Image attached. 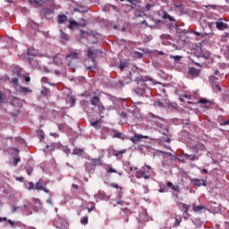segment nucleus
<instances>
[{"instance_id": "obj_1", "label": "nucleus", "mask_w": 229, "mask_h": 229, "mask_svg": "<svg viewBox=\"0 0 229 229\" xmlns=\"http://www.w3.org/2000/svg\"><path fill=\"white\" fill-rule=\"evenodd\" d=\"M137 87L135 89V93L138 96H143L145 98H149L151 96V89L148 87V83L143 79H136Z\"/></svg>"}, {"instance_id": "obj_2", "label": "nucleus", "mask_w": 229, "mask_h": 229, "mask_svg": "<svg viewBox=\"0 0 229 229\" xmlns=\"http://www.w3.org/2000/svg\"><path fill=\"white\" fill-rule=\"evenodd\" d=\"M151 166L145 165L140 169L137 170L135 176L138 179L144 178V180H149L151 176L149 175V171H151Z\"/></svg>"}, {"instance_id": "obj_3", "label": "nucleus", "mask_w": 229, "mask_h": 229, "mask_svg": "<svg viewBox=\"0 0 229 229\" xmlns=\"http://www.w3.org/2000/svg\"><path fill=\"white\" fill-rule=\"evenodd\" d=\"M93 56H94V51H92V49L90 48H88V58H91V59H86L84 61L85 66L88 71H92V69L96 67V59Z\"/></svg>"}, {"instance_id": "obj_4", "label": "nucleus", "mask_w": 229, "mask_h": 229, "mask_svg": "<svg viewBox=\"0 0 229 229\" xmlns=\"http://www.w3.org/2000/svg\"><path fill=\"white\" fill-rule=\"evenodd\" d=\"M80 55H81V50H75L74 52H70L68 55H65L66 62H72V60H78L80 58Z\"/></svg>"}, {"instance_id": "obj_5", "label": "nucleus", "mask_w": 229, "mask_h": 229, "mask_svg": "<svg viewBox=\"0 0 229 229\" xmlns=\"http://www.w3.org/2000/svg\"><path fill=\"white\" fill-rule=\"evenodd\" d=\"M69 22H70L68 25L69 30H72V28H78L80 26H82V28L87 26V22L85 21V19H83V18H81L80 22H78L74 20H72Z\"/></svg>"}, {"instance_id": "obj_6", "label": "nucleus", "mask_w": 229, "mask_h": 229, "mask_svg": "<svg viewBox=\"0 0 229 229\" xmlns=\"http://www.w3.org/2000/svg\"><path fill=\"white\" fill-rule=\"evenodd\" d=\"M195 56L198 58H204L205 60H208V58H210V52L199 48V50L195 52Z\"/></svg>"}, {"instance_id": "obj_7", "label": "nucleus", "mask_w": 229, "mask_h": 229, "mask_svg": "<svg viewBox=\"0 0 229 229\" xmlns=\"http://www.w3.org/2000/svg\"><path fill=\"white\" fill-rule=\"evenodd\" d=\"M100 94L98 93V92H95L94 93V96L92 97L91 100H90V103L93 106H100L101 105H103L101 103V98H100Z\"/></svg>"}, {"instance_id": "obj_8", "label": "nucleus", "mask_w": 229, "mask_h": 229, "mask_svg": "<svg viewBox=\"0 0 229 229\" xmlns=\"http://www.w3.org/2000/svg\"><path fill=\"white\" fill-rule=\"evenodd\" d=\"M218 81H219V78L216 76L210 77V81L213 89H216L218 92H221L222 89H221V85H219Z\"/></svg>"}, {"instance_id": "obj_9", "label": "nucleus", "mask_w": 229, "mask_h": 229, "mask_svg": "<svg viewBox=\"0 0 229 229\" xmlns=\"http://www.w3.org/2000/svg\"><path fill=\"white\" fill-rule=\"evenodd\" d=\"M44 185H46V183H44V180L39 179L38 182L36 183L35 189H37V191H43L44 192L48 194L49 189L44 187Z\"/></svg>"}, {"instance_id": "obj_10", "label": "nucleus", "mask_w": 229, "mask_h": 229, "mask_svg": "<svg viewBox=\"0 0 229 229\" xmlns=\"http://www.w3.org/2000/svg\"><path fill=\"white\" fill-rule=\"evenodd\" d=\"M89 165H93V167H97V165H103V161L100 159V157L93 158L90 160V163L86 165V169H89Z\"/></svg>"}, {"instance_id": "obj_11", "label": "nucleus", "mask_w": 229, "mask_h": 229, "mask_svg": "<svg viewBox=\"0 0 229 229\" xmlns=\"http://www.w3.org/2000/svg\"><path fill=\"white\" fill-rule=\"evenodd\" d=\"M191 183L195 185V187H207V180L192 179Z\"/></svg>"}, {"instance_id": "obj_12", "label": "nucleus", "mask_w": 229, "mask_h": 229, "mask_svg": "<svg viewBox=\"0 0 229 229\" xmlns=\"http://www.w3.org/2000/svg\"><path fill=\"white\" fill-rule=\"evenodd\" d=\"M29 3L34 8H38V6H44L46 4V0H29Z\"/></svg>"}, {"instance_id": "obj_13", "label": "nucleus", "mask_w": 229, "mask_h": 229, "mask_svg": "<svg viewBox=\"0 0 229 229\" xmlns=\"http://www.w3.org/2000/svg\"><path fill=\"white\" fill-rule=\"evenodd\" d=\"M216 29L219 30L220 31H225V30H228L229 28V25L223 21H216Z\"/></svg>"}, {"instance_id": "obj_14", "label": "nucleus", "mask_w": 229, "mask_h": 229, "mask_svg": "<svg viewBox=\"0 0 229 229\" xmlns=\"http://www.w3.org/2000/svg\"><path fill=\"white\" fill-rule=\"evenodd\" d=\"M98 114L100 115L101 119H105V115H107L106 107H104L103 104L98 106Z\"/></svg>"}, {"instance_id": "obj_15", "label": "nucleus", "mask_w": 229, "mask_h": 229, "mask_svg": "<svg viewBox=\"0 0 229 229\" xmlns=\"http://www.w3.org/2000/svg\"><path fill=\"white\" fill-rule=\"evenodd\" d=\"M89 123L91 126L95 128V130H101L103 128V126L101 125L102 123L100 120H97V121L90 120Z\"/></svg>"}, {"instance_id": "obj_16", "label": "nucleus", "mask_w": 229, "mask_h": 229, "mask_svg": "<svg viewBox=\"0 0 229 229\" xmlns=\"http://www.w3.org/2000/svg\"><path fill=\"white\" fill-rule=\"evenodd\" d=\"M182 157L185 160H190V162H194V160H199V157L196 155H189V154H182Z\"/></svg>"}, {"instance_id": "obj_17", "label": "nucleus", "mask_w": 229, "mask_h": 229, "mask_svg": "<svg viewBox=\"0 0 229 229\" xmlns=\"http://www.w3.org/2000/svg\"><path fill=\"white\" fill-rule=\"evenodd\" d=\"M142 139H148V136H142L140 134H134L132 138H131V142L135 144V142H140Z\"/></svg>"}, {"instance_id": "obj_18", "label": "nucleus", "mask_w": 229, "mask_h": 229, "mask_svg": "<svg viewBox=\"0 0 229 229\" xmlns=\"http://www.w3.org/2000/svg\"><path fill=\"white\" fill-rule=\"evenodd\" d=\"M16 156L13 158V165L17 167L19 162H21V157H19V149H15Z\"/></svg>"}, {"instance_id": "obj_19", "label": "nucleus", "mask_w": 229, "mask_h": 229, "mask_svg": "<svg viewBox=\"0 0 229 229\" xmlns=\"http://www.w3.org/2000/svg\"><path fill=\"white\" fill-rule=\"evenodd\" d=\"M192 208L193 212H203V210H207V208L203 205L196 206L195 204H193Z\"/></svg>"}, {"instance_id": "obj_20", "label": "nucleus", "mask_w": 229, "mask_h": 229, "mask_svg": "<svg viewBox=\"0 0 229 229\" xmlns=\"http://www.w3.org/2000/svg\"><path fill=\"white\" fill-rule=\"evenodd\" d=\"M177 207L179 208H183L184 210V214H189V208H191L190 205H187L185 203H182V202H177Z\"/></svg>"}, {"instance_id": "obj_21", "label": "nucleus", "mask_w": 229, "mask_h": 229, "mask_svg": "<svg viewBox=\"0 0 229 229\" xmlns=\"http://www.w3.org/2000/svg\"><path fill=\"white\" fill-rule=\"evenodd\" d=\"M67 16L65 14H58L57 15V22L58 24H64V22H66Z\"/></svg>"}, {"instance_id": "obj_22", "label": "nucleus", "mask_w": 229, "mask_h": 229, "mask_svg": "<svg viewBox=\"0 0 229 229\" xmlns=\"http://www.w3.org/2000/svg\"><path fill=\"white\" fill-rule=\"evenodd\" d=\"M189 74H191V76H193V78H197V76H199V70L196 68H190Z\"/></svg>"}, {"instance_id": "obj_23", "label": "nucleus", "mask_w": 229, "mask_h": 229, "mask_svg": "<svg viewBox=\"0 0 229 229\" xmlns=\"http://www.w3.org/2000/svg\"><path fill=\"white\" fill-rule=\"evenodd\" d=\"M106 173H107L108 174H112V173H116L117 174H119V176H123V173L118 172L117 170L114 169V168L112 167V165H109V168L106 169Z\"/></svg>"}, {"instance_id": "obj_24", "label": "nucleus", "mask_w": 229, "mask_h": 229, "mask_svg": "<svg viewBox=\"0 0 229 229\" xmlns=\"http://www.w3.org/2000/svg\"><path fill=\"white\" fill-rule=\"evenodd\" d=\"M66 101L67 103H70V106H74V105H76V99L72 97H68Z\"/></svg>"}, {"instance_id": "obj_25", "label": "nucleus", "mask_w": 229, "mask_h": 229, "mask_svg": "<svg viewBox=\"0 0 229 229\" xmlns=\"http://www.w3.org/2000/svg\"><path fill=\"white\" fill-rule=\"evenodd\" d=\"M94 208H96V204L94 202H89L87 204V210L89 212H92V210H94Z\"/></svg>"}, {"instance_id": "obj_26", "label": "nucleus", "mask_w": 229, "mask_h": 229, "mask_svg": "<svg viewBox=\"0 0 229 229\" xmlns=\"http://www.w3.org/2000/svg\"><path fill=\"white\" fill-rule=\"evenodd\" d=\"M61 32V38L62 40H64L65 42H67V40H69V35L65 32H64V30H60Z\"/></svg>"}, {"instance_id": "obj_27", "label": "nucleus", "mask_w": 229, "mask_h": 229, "mask_svg": "<svg viewBox=\"0 0 229 229\" xmlns=\"http://www.w3.org/2000/svg\"><path fill=\"white\" fill-rule=\"evenodd\" d=\"M124 153H126V149L114 151V153L113 155H114V157H118L119 155H124Z\"/></svg>"}, {"instance_id": "obj_28", "label": "nucleus", "mask_w": 229, "mask_h": 229, "mask_svg": "<svg viewBox=\"0 0 229 229\" xmlns=\"http://www.w3.org/2000/svg\"><path fill=\"white\" fill-rule=\"evenodd\" d=\"M170 58H172V60H174V62H180L183 56L182 55H170Z\"/></svg>"}, {"instance_id": "obj_29", "label": "nucleus", "mask_w": 229, "mask_h": 229, "mask_svg": "<svg viewBox=\"0 0 229 229\" xmlns=\"http://www.w3.org/2000/svg\"><path fill=\"white\" fill-rule=\"evenodd\" d=\"M81 225H89V216H83L81 218Z\"/></svg>"}, {"instance_id": "obj_30", "label": "nucleus", "mask_w": 229, "mask_h": 229, "mask_svg": "<svg viewBox=\"0 0 229 229\" xmlns=\"http://www.w3.org/2000/svg\"><path fill=\"white\" fill-rule=\"evenodd\" d=\"M181 223H182V216H175V226H180Z\"/></svg>"}, {"instance_id": "obj_31", "label": "nucleus", "mask_w": 229, "mask_h": 229, "mask_svg": "<svg viewBox=\"0 0 229 229\" xmlns=\"http://www.w3.org/2000/svg\"><path fill=\"white\" fill-rule=\"evenodd\" d=\"M21 89L22 92H25L27 94H31V92H33V90L30 89L27 87H21Z\"/></svg>"}, {"instance_id": "obj_32", "label": "nucleus", "mask_w": 229, "mask_h": 229, "mask_svg": "<svg viewBox=\"0 0 229 229\" xmlns=\"http://www.w3.org/2000/svg\"><path fill=\"white\" fill-rule=\"evenodd\" d=\"M163 17L164 19H168L170 21H174V18H173V16L169 15L167 13H165Z\"/></svg>"}, {"instance_id": "obj_33", "label": "nucleus", "mask_w": 229, "mask_h": 229, "mask_svg": "<svg viewBox=\"0 0 229 229\" xmlns=\"http://www.w3.org/2000/svg\"><path fill=\"white\" fill-rule=\"evenodd\" d=\"M41 94L42 96H47V94H49V89L43 88V89L41 90Z\"/></svg>"}, {"instance_id": "obj_34", "label": "nucleus", "mask_w": 229, "mask_h": 229, "mask_svg": "<svg viewBox=\"0 0 229 229\" xmlns=\"http://www.w3.org/2000/svg\"><path fill=\"white\" fill-rule=\"evenodd\" d=\"M134 56L135 58H142L144 56V54L136 51L134 52Z\"/></svg>"}, {"instance_id": "obj_35", "label": "nucleus", "mask_w": 229, "mask_h": 229, "mask_svg": "<svg viewBox=\"0 0 229 229\" xmlns=\"http://www.w3.org/2000/svg\"><path fill=\"white\" fill-rule=\"evenodd\" d=\"M154 106L162 107V106H164V104L162 102H160V100H156L154 103Z\"/></svg>"}, {"instance_id": "obj_36", "label": "nucleus", "mask_w": 229, "mask_h": 229, "mask_svg": "<svg viewBox=\"0 0 229 229\" xmlns=\"http://www.w3.org/2000/svg\"><path fill=\"white\" fill-rule=\"evenodd\" d=\"M26 173L29 176H31V174L33 173V167L26 168Z\"/></svg>"}, {"instance_id": "obj_37", "label": "nucleus", "mask_w": 229, "mask_h": 229, "mask_svg": "<svg viewBox=\"0 0 229 229\" xmlns=\"http://www.w3.org/2000/svg\"><path fill=\"white\" fill-rule=\"evenodd\" d=\"M41 83H49V78L47 77H43L41 79Z\"/></svg>"}, {"instance_id": "obj_38", "label": "nucleus", "mask_w": 229, "mask_h": 229, "mask_svg": "<svg viewBox=\"0 0 229 229\" xmlns=\"http://www.w3.org/2000/svg\"><path fill=\"white\" fill-rule=\"evenodd\" d=\"M122 136H123V134H122L121 132H119V131H117V132H115V133L114 134V137L115 139H121Z\"/></svg>"}, {"instance_id": "obj_39", "label": "nucleus", "mask_w": 229, "mask_h": 229, "mask_svg": "<svg viewBox=\"0 0 229 229\" xmlns=\"http://www.w3.org/2000/svg\"><path fill=\"white\" fill-rule=\"evenodd\" d=\"M35 189V184L33 182H29V191H33Z\"/></svg>"}, {"instance_id": "obj_40", "label": "nucleus", "mask_w": 229, "mask_h": 229, "mask_svg": "<svg viewBox=\"0 0 229 229\" xmlns=\"http://www.w3.org/2000/svg\"><path fill=\"white\" fill-rule=\"evenodd\" d=\"M102 133H108V131H110V130L106 127H102V129H100Z\"/></svg>"}, {"instance_id": "obj_41", "label": "nucleus", "mask_w": 229, "mask_h": 229, "mask_svg": "<svg viewBox=\"0 0 229 229\" xmlns=\"http://www.w3.org/2000/svg\"><path fill=\"white\" fill-rule=\"evenodd\" d=\"M199 103H201L202 105H207V103H208V100H207L205 98H201L199 100Z\"/></svg>"}, {"instance_id": "obj_42", "label": "nucleus", "mask_w": 229, "mask_h": 229, "mask_svg": "<svg viewBox=\"0 0 229 229\" xmlns=\"http://www.w3.org/2000/svg\"><path fill=\"white\" fill-rule=\"evenodd\" d=\"M119 68H120L121 71H124V69L126 68V64L121 63Z\"/></svg>"}, {"instance_id": "obj_43", "label": "nucleus", "mask_w": 229, "mask_h": 229, "mask_svg": "<svg viewBox=\"0 0 229 229\" xmlns=\"http://www.w3.org/2000/svg\"><path fill=\"white\" fill-rule=\"evenodd\" d=\"M173 191H175V192H180V187L178 185L172 186Z\"/></svg>"}, {"instance_id": "obj_44", "label": "nucleus", "mask_w": 229, "mask_h": 229, "mask_svg": "<svg viewBox=\"0 0 229 229\" xmlns=\"http://www.w3.org/2000/svg\"><path fill=\"white\" fill-rule=\"evenodd\" d=\"M12 83H13V85H17V83H19V79L17 78L12 79Z\"/></svg>"}, {"instance_id": "obj_45", "label": "nucleus", "mask_w": 229, "mask_h": 229, "mask_svg": "<svg viewBox=\"0 0 229 229\" xmlns=\"http://www.w3.org/2000/svg\"><path fill=\"white\" fill-rule=\"evenodd\" d=\"M221 124H222V126H226V125L229 124V121L228 120H224Z\"/></svg>"}, {"instance_id": "obj_46", "label": "nucleus", "mask_w": 229, "mask_h": 229, "mask_svg": "<svg viewBox=\"0 0 229 229\" xmlns=\"http://www.w3.org/2000/svg\"><path fill=\"white\" fill-rule=\"evenodd\" d=\"M24 80L26 83H30V81H31V78H30V76H25Z\"/></svg>"}, {"instance_id": "obj_47", "label": "nucleus", "mask_w": 229, "mask_h": 229, "mask_svg": "<svg viewBox=\"0 0 229 229\" xmlns=\"http://www.w3.org/2000/svg\"><path fill=\"white\" fill-rule=\"evenodd\" d=\"M151 119H160V116H157L154 114H150Z\"/></svg>"}, {"instance_id": "obj_48", "label": "nucleus", "mask_w": 229, "mask_h": 229, "mask_svg": "<svg viewBox=\"0 0 229 229\" xmlns=\"http://www.w3.org/2000/svg\"><path fill=\"white\" fill-rule=\"evenodd\" d=\"M3 99H4V96L3 95V92L0 91V103H3Z\"/></svg>"}, {"instance_id": "obj_49", "label": "nucleus", "mask_w": 229, "mask_h": 229, "mask_svg": "<svg viewBox=\"0 0 229 229\" xmlns=\"http://www.w3.org/2000/svg\"><path fill=\"white\" fill-rule=\"evenodd\" d=\"M121 116H122L123 119H126V118L128 117V114H127L126 113L123 112V113L121 114Z\"/></svg>"}, {"instance_id": "obj_50", "label": "nucleus", "mask_w": 229, "mask_h": 229, "mask_svg": "<svg viewBox=\"0 0 229 229\" xmlns=\"http://www.w3.org/2000/svg\"><path fill=\"white\" fill-rule=\"evenodd\" d=\"M98 198H99L100 199H105V193H100V194H98Z\"/></svg>"}, {"instance_id": "obj_51", "label": "nucleus", "mask_w": 229, "mask_h": 229, "mask_svg": "<svg viewBox=\"0 0 229 229\" xmlns=\"http://www.w3.org/2000/svg\"><path fill=\"white\" fill-rule=\"evenodd\" d=\"M17 182H24V177H16Z\"/></svg>"}, {"instance_id": "obj_52", "label": "nucleus", "mask_w": 229, "mask_h": 229, "mask_svg": "<svg viewBox=\"0 0 229 229\" xmlns=\"http://www.w3.org/2000/svg\"><path fill=\"white\" fill-rule=\"evenodd\" d=\"M44 72L49 73V72H53L51 70L47 69V68H44L43 69Z\"/></svg>"}, {"instance_id": "obj_53", "label": "nucleus", "mask_w": 229, "mask_h": 229, "mask_svg": "<svg viewBox=\"0 0 229 229\" xmlns=\"http://www.w3.org/2000/svg\"><path fill=\"white\" fill-rule=\"evenodd\" d=\"M133 169H134V171H139L138 167L133 168L132 166H130L129 171H133Z\"/></svg>"}, {"instance_id": "obj_54", "label": "nucleus", "mask_w": 229, "mask_h": 229, "mask_svg": "<svg viewBox=\"0 0 229 229\" xmlns=\"http://www.w3.org/2000/svg\"><path fill=\"white\" fill-rule=\"evenodd\" d=\"M111 187H114V189H119V185H117L115 183H112Z\"/></svg>"}, {"instance_id": "obj_55", "label": "nucleus", "mask_w": 229, "mask_h": 229, "mask_svg": "<svg viewBox=\"0 0 229 229\" xmlns=\"http://www.w3.org/2000/svg\"><path fill=\"white\" fill-rule=\"evenodd\" d=\"M72 189H75L76 191H78L79 186L77 184H72Z\"/></svg>"}, {"instance_id": "obj_56", "label": "nucleus", "mask_w": 229, "mask_h": 229, "mask_svg": "<svg viewBox=\"0 0 229 229\" xmlns=\"http://www.w3.org/2000/svg\"><path fill=\"white\" fill-rule=\"evenodd\" d=\"M182 97L186 99H191V96L187 95V94H184L182 95Z\"/></svg>"}, {"instance_id": "obj_57", "label": "nucleus", "mask_w": 229, "mask_h": 229, "mask_svg": "<svg viewBox=\"0 0 229 229\" xmlns=\"http://www.w3.org/2000/svg\"><path fill=\"white\" fill-rule=\"evenodd\" d=\"M166 185H167V187H173V182H166Z\"/></svg>"}, {"instance_id": "obj_58", "label": "nucleus", "mask_w": 229, "mask_h": 229, "mask_svg": "<svg viewBox=\"0 0 229 229\" xmlns=\"http://www.w3.org/2000/svg\"><path fill=\"white\" fill-rule=\"evenodd\" d=\"M64 153H66L67 155H69L71 153V150L69 148H65L64 149Z\"/></svg>"}, {"instance_id": "obj_59", "label": "nucleus", "mask_w": 229, "mask_h": 229, "mask_svg": "<svg viewBox=\"0 0 229 229\" xmlns=\"http://www.w3.org/2000/svg\"><path fill=\"white\" fill-rule=\"evenodd\" d=\"M201 173H204L205 174H207L208 173V170L203 168V169L201 170Z\"/></svg>"}, {"instance_id": "obj_60", "label": "nucleus", "mask_w": 229, "mask_h": 229, "mask_svg": "<svg viewBox=\"0 0 229 229\" xmlns=\"http://www.w3.org/2000/svg\"><path fill=\"white\" fill-rule=\"evenodd\" d=\"M54 73L55 74V76H59L60 72H59L58 70H55V71L54 72Z\"/></svg>"}, {"instance_id": "obj_61", "label": "nucleus", "mask_w": 229, "mask_h": 229, "mask_svg": "<svg viewBox=\"0 0 229 229\" xmlns=\"http://www.w3.org/2000/svg\"><path fill=\"white\" fill-rule=\"evenodd\" d=\"M226 52H227V55H228V57H229V44L226 45Z\"/></svg>"}, {"instance_id": "obj_62", "label": "nucleus", "mask_w": 229, "mask_h": 229, "mask_svg": "<svg viewBox=\"0 0 229 229\" xmlns=\"http://www.w3.org/2000/svg\"><path fill=\"white\" fill-rule=\"evenodd\" d=\"M8 223H9V225H11V226H13V225H14V222L12 220H8Z\"/></svg>"}, {"instance_id": "obj_63", "label": "nucleus", "mask_w": 229, "mask_h": 229, "mask_svg": "<svg viewBox=\"0 0 229 229\" xmlns=\"http://www.w3.org/2000/svg\"><path fill=\"white\" fill-rule=\"evenodd\" d=\"M180 101H182V103H183V101H185V98L182 96L179 98Z\"/></svg>"}, {"instance_id": "obj_64", "label": "nucleus", "mask_w": 229, "mask_h": 229, "mask_svg": "<svg viewBox=\"0 0 229 229\" xmlns=\"http://www.w3.org/2000/svg\"><path fill=\"white\" fill-rule=\"evenodd\" d=\"M17 208H19L13 207V212H17Z\"/></svg>"}]
</instances>
